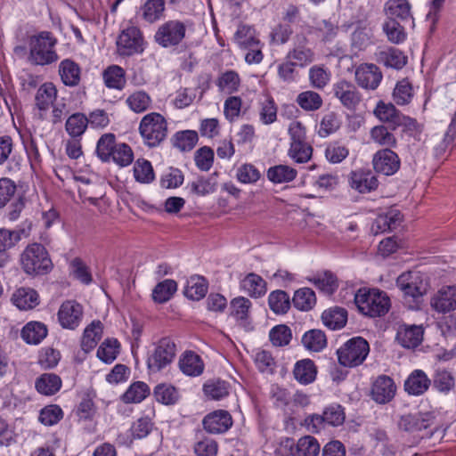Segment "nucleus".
<instances>
[{
    "instance_id": "f257e3e1",
    "label": "nucleus",
    "mask_w": 456,
    "mask_h": 456,
    "mask_svg": "<svg viewBox=\"0 0 456 456\" xmlns=\"http://www.w3.org/2000/svg\"><path fill=\"white\" fill-rule=\"evenodd\" d=\"M28 61L36 66L55 63L60 57L56 51L57 38L50 31H41L28 37Z\"/></svg>"
},
{
    "instance_id": "f03ea898",
    "label": "nucleus",
    "mask_w": 456,
    "mask_h": 456,
    "mask_svg": "<svg viewBox=\"0 0 456 456\" xmlns=\"http://www.w3.org/2000/svg\"><path fill=\"white\" fill-rule=\"evenodd\" d=\"M396 286L403 292L404 304L410 309H419L423 297L428 292V282L419 272L402 273L396 280Z\"/></svg>"
},
{
    "instance_id": "7ed1b4c3",
    "label": "nucleus",
    "mask_w": 456,
    "mask_h": 456,
    "mask_svg": "<svg viewBox=\"0 0 456 456\" xmlns=\"http://www.w3.org/2000/svg\"><path fill=\"white\" fill-rule=\"evenodd\" d=\"M20 264L23 272L30 276L49 273L53 262L46 248L40 243L28 244L20 256Z\"/></svg>"
},
{
    "instance_id": "20e7f679",
    "label": "nucleus",
    "mask_w": 456,
    "mask_h": 456,
    "mask_svg": "<svg viewBox=\"0 0 456 456\" xmlns=\"http://www.w3.org/2000/svg\"><path fill=\"white\" fill-rule=\"evenodd\" d=\"M354 303L362 314L370 317L383 316L390 308L387 295L377 289H360L354 296Z\"/></svg>"
},
{
    "instance_id": "39448f33",
    "label": "nucleus",
    "mask_w": 456,
    "mask_h": 456,
    "mask_svg": "<svg viewBox=\"0 0 456 456\" xmlns=\"http://www.w3.org/2000/svg\"><path fill=\"white\" fill-rule=\"evenodd\" d=\"M138 130L143 143L150 148H155L167 136V122L161 114L151 112L141 119Z\"/></svg>"
},
{
    "instance_id": "423d86ee",
    "label": "nucleus",
    "mask_w": 456,
    "mask_h": 456,
    "mask_svg": "<svg viewBox=\"0 0 456 456\" xmlns=\"http://www.w3.org/2000/svg\"><path fill=\"white\" fill-rule=\"evenodd\" d=\"M176 354V346L174 340L168 337L160 338L153 344V348L149 351L147 367L151 372H159L174 361Z\"/></svg>"
},
{
    "instance_id": "0eeeda50",
    "label": "nucleus",
    "mask_w": 456,
    "mask_h": 456,
    "mask_svg": "<svg viewBox=\"0 0 456 456\" xmlns=\"http://www.w3.org/2000/svg\"><path fill=\"white\" fill-rule=\"evenodd\" d=\"M188 21L168 20L159 26L155 34V42L164 47H175L185 38Z\"/></svg>"
},
{
    "instance_id": "6e6552de",
    "label": "nucleus",
    "mask_w": 456,
    "mask_h": 456,
    "mask_svg": "<svg viewBox=\"0 0 456 456\" xmlns=\"http://www.w3.org/2000/svg\"><path fill=\"white\" fill-rule=\"evenodd\" d=\"M370 352L368 342L356 337L346 341L338 349V358L341 365L345 367H356L362 364Z\"/></svg>"
},
{
    "instance_id": "1a4fd4ad",
    "label": "nucleus",
    "mask_w": 456,
    "mask_h": 456,
    "mask_svg": "<svg viewBox=\"0 0 456 456\" xmlns=\"http://www.w3.org/2000/svg\"><path fill=\"white\" fill-rule=\"evenodd\" d=\"M143 37L140 28L128 27L121 31L117 40L118 53L121 56H131L143 52Z\"/></svg>"
},
{
    "instance_id": "9d476101",
    "label": "nucleus",
    "mask_w": 456,
    "mask_h": 456,
    "mask_svg": "<svg viewBox=\"0 0 456 456\" xmlns=\"http://www.w3.org/2000/svg\"><path fill=\"white\" fill-rule=\"evenodd\" d=\"M333 96L348 110H354L362 102V94L351 81L341 79L332 85Z\"/></svg>"
},
{
    "instance_id": "9b49d317",
    "label": "nucleus",
    "mask_w": 456,
    "mask_h": 456,
    "mask_svg": "<svg viewBox=\"0 0 456 456\" xmlns=\"http://www.w3.org/2000/svg\"><path fill=\"white\" fill-rule=\"evenodd\" d=\"M308 39L304 34H297L293 47L288 52L286 59L290 60L297 67L305 68L314 61V52L308 47Z\"/></svg>"
},
{
    "instance_id": "f8f14e48",
    "label": "nucleus",
    "mask_w": 456,
    "mask_h": 456,
    "mask_svg": "<svg viewBox=\"0 0 456 456\" xmlns=\"http://www.w3.org/2000/svg\"><path fill=\"white\" fill-rule=\"evenodd\" d=\"M233 425L231 413L225 410H216L208 413L202 419L204 430L212 435L226 433Z\"/></svg>"
},
{
    "instance_id": "ddd939ff",
    "label": "nucleus",
    "mask_w": 456,
    "mask_h": 456,
    "mask_svg": "<svg viewBox=\"0 0 456 456\" xmlns=\"http://www.w3.org/2000/svg\"><path fill=\"white\" fill-rule=\"evenodd\" d=\"M376 172L385 175H392L400 168V159L392 150L387 148L378 151L372 159Z\"/></svg>"
},
{
    "instance_id": "4468645a",
    "label": "nucleus",
    "mask_w": 456,
    "mask_h": 456,
    "mask_svg": "<svg viewBox=\"0 0 456 456\" xmlns=\"http://www.w3.org/2000/svg\"><path fill=\"white\" fill-rule=\"evenodd\" d=\"M354 77L358 86L367 90L377 89L383 78L379 68L371 63H363L357 67Z\"/></svg>"
},
{
    "instance_id": "2eb2a0df",
    "label": "nucleus",
    "mask_w": 456,
    "mask_h": 456,
    "mask_svg": "<svg viewBox=\"0 0 456 456\" xmlns=\"http://www.w3.org/2000/svg\"><path fill=\"white\" fill-rule=\"evenodd\" d=\"M83 316V307L76 301H66L58 311L60 324L64 329L75 330L80 324Z\"/></svg>"
},
{
    "instance_id": "dca6fc26",
    "label": "nucleus",
    "mask_w": 456,
    "mask_h": 456,
    "mask_svg": "<svg viewBox=\"0 0 456 456\" xmlns=\"http://www.w3.org/2000/svg\"><path fill=\"white\" fill-rule=\"evenodd\" d=\"M396 393V386L388 376H379L372 384L371 398L379 404H385L393 400Z\"/></svg>"
},
{
    "instance_id": "f3484780",
    "label": "nucleus",
    "mask_w": 456,
    "mask_h": 456,
    "mask_svg": "<svg viewBox=\"0 0 456 456\" xmlns=\"http://www.w3.org/2000/svg\"><path fill=\"white\" fill-rule=\"evenodd\" d=\"M432 421L433 417L428 412L409 413L400 417L398 428L405 432L415 433L428 428Z\"/></svg>"
},
{
    "instance_id": "a211bd4d",
    "label": "nucleus",
    "mask_w": 456,
    "mask_h": 456,
    "mask_svg": "<svg viewBox=\"0 0 456 456\" xmlns=\"http://www.w3.org/2000/svg\"><path fill=\"white\" fill-rule=\"evenodd\" d=\"M432 308L440 314H446L456 309V286L441 288L431 298Z\"/></svg>"
},
{
    "instance_id": "6ab92c4d",
    "label": "nucleus",
    "mask_w": 456,
    "mask_h": 456,
    "mask_svg": "<svg viewBox=\"0 0 456 456\" xmlns=\"http://www.w3.org/2000/svg\"><path fill=\"white\" fill-rule=\"evenodd\" d=\"M165 15V0H146L137 11V17L150 25L163 20Z\"/></svg>"
},
{
    "instance_id": "aec40b11",
    "label": "nucleus",
    "mask_w": 456,
    "mask_h": 456,
    "mask_svg": "<svg viewBox=\"0 0 456 456\" xmlns=\"http://www.w3.org/2000/svg\"><path fill=\"white\" fill-rule=\"evenodd\" d=\"M350 185L360 193H368L378 188L379 181L370 169H357L350 174Z\"/></svg>"
},
{
    "instance_id": "412c9836",
    "label": "nucleus",
    "mask_w": 456,
    "mask_h": 456,
    "mask_svg": "<svg viewBox=\"0 0 456 456\" xmlns=\"http://www.w3.org/2000/svg\"><path fill=\"white\" fill-rule=\"evenodd\" d=\"M423 334L422 326L403 324L397 330L396 339L405 348H415L421 343Z\"/></svg>"
},
{
    "instance_id": "4be33fe9",
    "label": "nucleus",
    "mask_w": 456,
    "mask_h": 456,
    "mask_svg": "<svg viewBox=\"0 0 456 456\" xmlns=\"http://www.w3.org/2000/svg\"><path fill=\"white\" fill-rule=\"evenodd\" d=\"M402 214L400 211L393 209L386 214L376 217L371 224V232L377 235L386 232H391L396 229L402 223Z\"/></svg>"
},
{
    "instance_id": "5701e85b",
    "label": "nucleus",
    "mask_w": 456,
    "mask_h": 456,
    "mask_svg": "<svg viewBox=\"0 0 456 456\" xmlns=\"http://www.w3.org/2000/svg\"><path fill=\"white\" fill-rule=\"evenodd\" d=\"M179 368L186 376L197 377L204 370V362L200 356L192 351L184 352L179 359Z\"/></svg>"
},
{
    "instance_id": "b1692460",
    "label": "nucleus",
    "mask_w": 456,
    "mask_h": 456,
    "mask_svg": "<svg viewBox=\"0 0 456 456\" xmlns=\"http://www.w3.org/2000/svg\"><path fill=\"white\" fill-rule=\"evenodd\" d=\"M430 379L421 370H413L404 382V390L411 395H423L430 386Z\"/></svg>"
},
{
    "instance_id": "393cba45",
    "label": "nucleus",
    "mask_w": 456,
    "mask_h": 456,
    "mask_svg": "<svg viewBox=\"0 0 456 456\" xmlns=\"http://www.w3.org/2000/svg\"><path fill=\"white\" fill-rule=\"evenodd\" d=\"M59 75L65 86L74 87L80 82L81 69L74 61L65 59L59 64Z\"/></svg>"
},
{
    "instance_id": "a878e982",
    "label": "nucleus",
    "mask_w": 456,
    "mask_h": 456,
    "mask_svg": "<svg viewBox=\"0 0 456 456\" xmlns=\"http://www.w3.org/2000/svg\"><path fill=\"white\" fill-rule=\"evenodd\" d=\"M374 114L380 121L391 124L393 129L402 126L403 120V115L392 103L379 102Z\"/></svg>"
},
{
    "instance_id": "bb28decb",
    "label": "nucleus",
    "mask_w": 456,
    "mask_h": 456,
    "mask_svg": "<svg viewBox=\"0 0 456 456\" xmlns=\"http://www.w3.org/2000/svg\"><path fill=\"white\" fill-rule=\"evenodd\" d=\"M47 334L46 325L40 322H29L20 331L21 338L28 345L40 344Z\"/></svg>"
},
{
    "instance_id": "cd10ccee",
    "label": "nucleus",
    "mask_w": 456,
    "mask_h": 456,
    "mask_svg": "<svg viewBox=\"0 0 456 456\" xmlns=\"http://www.w3.org/2000/svg\"><path fill=\"white\" fill-rule=\"evenodd\" d=\"M12 301L19 309L29 310L39 304V296L35 289L22 287L14 291Z\"/></svg>"
},
{
    "instance_id": "c85d7f7f",
    "label": "nucleus",
    "mask_w": 456,
    "mask_h": 456,
    "mask_svg": "<svg viewBox=\"0 0 456 456\" xmlns=\"http://www.w3.org/2000/svg\"><path fill=\"white\" fill-rule=\"evenodd\" d=\"M102 79L106 87L123 90L126 84V71L118 65H110L102 72Z\"/></svg>"
},
{
    "instance_id": "c756f323",
    "label": "nucleus",
    "mask_w": 456,
    "mask_h": 456,
    "mask_svg": "<svg viewBox=\"0 0 456 456\" xmlns=\"http://www.w3.org/2000/svg\"><path fill=\"white\" fill-rule=\"evenodd\" d=\"M240 288L255 298L263 297L267 290L265 281L255 273H250L242 279Z\"/></svg>"
},
{
    "instance_id": "7c9ffc66",
    "label": "nucleus",
    "mask_w": 456,
    "mask_h": 456,
    "mask_svg": "<svg viewBox=\"0 0 456 456\" xmlns=\"http://www.w3.org/2000/svg\"><path fill=\"white\" fill-rule=\"evenodd\" d=\"M388 20H407L411 19V5L407 0H389L385 4Z\"/></svg>"
},
{
    "instance_id": "2f4dec72",
    "label": "nucleus",
    "mask_w": 456,
    "mask_h": 456,
    "mask_svg": "<svg viewBox=\"0 0 456 456\" xmlns=\"http://www.w3.org/2000/svg\"><path fill=\"white\" fill-rule=\"evenodd\" d=\"M293 374L299 383L307 385L314 381L317 369L312 360L304 359L295 364Z\"/></svg>"
},
{
    "instance_id": "473e14b6",
    "label": "nucleus",
    "mask_w": 456,
    "mask_h": 456,
    "mask_svg": "<svg viewBox=\"0 0 456 456\" xmlns=\"http://www.w3.org/2000/svg\"><path fill=\"white\" fill-rule=\"evenodd\" d=\"M102 336V324L94 321L85 330L81 340V348L86 353L92 351Z\"/></svg>"
},
{
    "instance_id": "72a5a7b5",
    "label": "nucleus",
    "mask_w": 456,
    "mask_h": 456,
    "mask_svg": "<svg viewBox=\"0 0 456 456\" xmlns=\"http://www.w3.org/2000/svg\"><path fill=\"white\" fill-rule=\"evenodd\" d=\"M323 324L330 330L343 328L347 321V312L342 307H333L325 310L322 314Z\"/></svg>"
},
{
    "instance_id": "f704fd0d",
    "label": "nucleus",
    "mask_w": 456,
    "mask_h": 456,
    "mask_svg": "<svg viewBox=\"0 0 456 456\" xmlns=\"http://www.w3.org/2000/svg\"><path fill=\"white\" fill-rule=\"evenodd\" d=\"M61 387V378L54 373H44L36 380L37 390L45 395H52Z\"/></svg>"
},
{
    "instance_id": "c9c22d12",
    "label": "nucleus",
    "mask_w": 456,
    "mask_h": 456,
    "mask_svg": "<svg viewBox=\"0 0 456 456\" xmlns=\"http://www.w3.org/2000/svg\"><path fill=\"white\" fill-rule=\"evenodd\" d=\"M57 97V89L53 83L43 84L37 91L36 106L40 111H45L53 105Z\"/></svg>"
},
{
    "instance_id": "e433bc0d",
    "label": "nucleus",
    "mask_w": 456,
    "mask_h": 456,
    "mask_svg": "<svg viewBox=\"0 0 456 456\" xmlns=\"http://www.w3.org/2000/svg\"><path fill=\"white\" fill-rule=\"evenodd\" d=\"M379 61L388 68L401 69L406 65L407 57L401 50L389 48L379 53Z\"/></svg>"
},
{
    "instance_id": "4c0bfd02",
    "label": "nucleus",
    "mask_w": 456,
    "mask_h": 456,
    "mask_svg": "<svg viewBox=\"0 0 456 456\" xmlns=\"http://www.w3.org/2000/svg\"><path fill=\"white\" fill-rule=\"evenodd\" d=\"M297 172L287 165H276L267 170V178L273 183H284L293 181Z\"/></svg>"
},
{
    "instance_id": "58836bf2",
    "label": "nucleus",
    "mask_w": 456,
    "mask_h": 456,
    "mask_svg": "<svg viewBox=\"0 0 456 456\" xmlns=\"http://www.w3.org/2000/svg\"><path fill=\"white\" fill-rule=\"evenodd\" d=\"M208 291V283L203 277L192 276L188 280L184 289V296L191 300L203 298Z\"/></svg>"
},
{
    "instance_id": "ea45409f",
    "label": "nucleus",
    "mask_w": 456,
    "mask_h": 456,
    "mask_svg": "<svg viewBox=\"0 0 456 456\" xmlns=\"http://www.w3.org/2000/svg\"><path fill=\"white\" fill-rule=\"evenodd\" d=\"M234 42L240 49L247 48L255 44H258L259 39L256 37L253 27L245 24H240L233 36Z\"/></svg>"
},
{
    "instance_id": "a19ab883",
    "label": "nucleus",
    "mask_w": 456,
    "mask_h": 456,
    "mask_svg": "<svg viewBox=\"0 0 456 456\" xmlns=\"http://www.w3.org/2000/svg\"><path fill=\"white\" fill-rule=\"evenodd\" d=\"M199 140L197 132L193 130L179 131L172 138L174 147L181 151H190L197 144Z\"/></svg>"
},
{
    "instance_id": "79ce46f5",
    "label": "nucleus",
    "mask_w": 456,
    "mask_h": 456,
    "mask_svg": "<svg viewBox=\"0 0 456 456\" xmlns=\"http://www.w3.org/2000/svg\"><path fill=\"white\" fill-rule=\"evenodd\" d=\"M192 193L198 196H206L213 193L217 187V180L215 175L200 176L190 184Z\"/></svg>"
},
{
    "instance_id": "37998d69",
    "label": "nucleus",
    "mask_w": 456,
    "mask_h": 456,
    "mask_svg": "<svg viewBox=\"0 0 456 456\" xmlns=\"http://www.w3.org/2000/svg\"><path fill=\"white\" fill-rule=\"evenodd\" d=\"M88 126L86 116L77 112L69 117L66 121L65 128L67 133L73 138L80 137Z\"/></svg>"
},
{
    "instance_id": "c03bdc74",
    "label": "nucleus",
    "mask_w": 456,
    "mask_h": 456,
    "mask_svg": "<svg viewBox=\"0 0 456 456\" xmlns=\"http://www.w3.org/2000/svg\"><path fill=\"white\" fill-rule=\"evenodd\" d=\"M302 344L310 351L320 352L327 345L326 336L320 330H311L304 334Z\"/></svg>"
},
{
    "instance_id": "a18cd8bd",
    "label": "nucleus",
    "mask_w": 456,
    "mask_h": 456,
    "mask_svg": "<svg viewBox=\"0 0 456 456\" xmlns=\"http://www.w3.org/2000/svg\"><path fill=\"white\" fill-rule=\"evenodd\" d=\"M177 289V284L174 280H165L158 283L152 291V298L157 303H166Z\"/></svg>"
},
{
    "instance_id": "49530a36",
    "label": "nucleus",
    "mask_w": 456,
    "mask_h": 456,
    "mask_svg": "<svg viewBox=\"0 0 456 456\" xmlns=\"http://www.w3.org/2000/svg\"><path fill=\"white\" fill-rule=\"evenodd\" d=\"M292 302L298 310L308 311L316 303L315 293L309 288L299 289L295 292Z\"/></svg>"
},
{
    "instance_id": "de8ad7c7",
    "label": "nucleus",
    "mask_w": 456,
    "mask_h": 456,
    "mask_svg": "<svg viewBox=\"0 0 456 456\" xmlns=\"http://www.w3.org/2000/svg\"><path fill=\"white\" fill-rule=\"evenodd\" d=\"M309 281L314 283L316 288L328 295L332 294L338 287L337 278L332 273L328 271L314 275Z\"/></svg>"
},
{
    "instance_id": "09e8293b",
    "label": "nucleus",
    "mask_w": 456,
    "mask_h": 456,
    "mask_svg": "<svg viewBox=\"0 0 456 456\" xmlns=\"http://www.w3.org/2000/svg\"><path fill=\"white\" fill-rule=\"evenodd\" d=\"M270 309L276 314H286L290 307L289 295L283 290L271 292L268 297Z\"/></svg>"
},
{
    "instance_id": "8fccbe9b",
    "label": "nucleus",
    "mask_w": 456,
    "mask_h": 456,
    "mask_svg": "<svg viewBox=\"0 0 456 456\" xmlns=\"http://www.w3.org/2000/svg\"><path fill=\"white\" fill-rule=\"evenodd\" d=\"M116 136L114 134L108 133L102 134L97 142L96 153L102 161H110L111 153L116 145Z\"/></svg>"
},
{
    "instance_id": "3c124183",
    "label": "nucleus",
    "mask_w": 456,
    "mask_h": 456,
    "mask_svg": "<svg viewBox=\"0 0 456 456\" xmlns=\"http://www.w3.org/2000/svg\"><path fill=\"white\" fill-rule=\"evenodd\" d=\"M320 448V444L314 436H305L297 441L296 452L292 453L296 456H317Z\"/></svg>"
},
{
    "instance_id": "603ef678",
    "label": "nucleus",
    "mask_w": 456,
    "mask_h": 456,
    "mask_svg": "<svg viewBox=\"0 0 456 456\" xmlns=\"http://www.w3.org/2000/svg\"><path fill=\"white\" fill-rule=\"evenodd\" d=\"M205 395L213 399L220 400L229 394V384L221 379H210L203 386Z\"/></svg>"
},
{
    "instance_id": "864d4df0",
    "label": "nucleus",
    "mask_w": 456,
    "mask_h": 456,
    "mask_svg": "<svg viewBox=\"0 0 456 456\" xmlns=\"http://www.w3.org/2000/svg\"><path fill=\"white\" fill-rule=\"evenodd\" d=\"M297 103L306 111H314L322 106L323 101L318 93L305 91L297 95Z\"/></svg>"
},
{
    "instance_id": "5fc2aeb1",
    "label": "nucleus",
    "mask_w": 456,
    "mask_h": 456,
    "mask_svg": "<svg viewBox=\"0 0 456 456\" xmlns=\"http://www.w3.org/2000/svg\"><path fill=\"white\" fill-rule=\"evenodd\" d=\"M126 102L134 112L141 113L151 107V99L146 92L136 91L126 98Z\"/></svg>"
},
{
    "instance_id": "6e6d98bb",
    "label": "nucleus",
    "mask_w": 456,
    "mask_h": 456,
    "mask_svg": "<svg viewBox=\"0 0 456 456\" xmlns=\"http://www.w3.org/2000/svg\"><path fill=\"white\" fill-rule=\"evenodd\" d=\"M119 343L116 338H107L97 350V357L106 362H112L118 354Z\"/></svg>"
},
{
    "instance_id": "4d7b16f0",
    "label": "nucleus",
    "mask_w": 456,
    "mask_h": 456,
    "mask_svg": "<svg viewBox=\"0 0 456 456\" xmlns=\"http://www.w3.org/2000/svg\"><path fill=\"white\" fill-rule=\"evenodd\" d=\"M370 138L377 144L385 147H395L397 142L395 136L385 126L371 128Z\"/></svg>"
},
{
    "instance_id": "13d9d810",
    "label": "nucleus",
    "mask_w": 456,
    "mask_h": 456,
    "mask_svg": "<svg viewBox=\"0 0 456 456\" xmlns=\"http://www.w3.org/2000/svg\"><path fill=\"white\" fill-rule=\"evenodd\" d=\"M150 394V388L144 382H135L130 386L126 392L123 395L125 403H140L145 399Z\"/></svg>"
},
{
    "instance_id": "bf43d9fd",
    "label": "nucleus",
    "mask_w": 456,
    "mask_h": 456,
    "mask_svg": "<svg viewBox=\"0 0 456 456\" xmlns=\"http://www.w3.org/2000/svg\"><path fill=\"white\" fill-rule=\"evenodd\" d=\"M154 396L159 403L166 405L177 402L179 395L175 387L167 384H159L154 389Z\"/></svg>"
},
{
    "instance_id": "052dcab7",
    "label": "nucleus",
    "mask_w": 456,
    "mask_h": 456,
    "mask_svg": "<svg viewBox=\"0 0 456 456\" xmlns=\"http://www.w3.org/2000/svg\"><path fill=\"white\" fill-rule=\"evenodd\" d=\"M393 97L398 105H405L411 102L413 97V89L408 79L397 82L393 92Z\"/></svg>"
},
{
    "instance_id": "680f3d73",
    "label": "nucleus",
    "mask_w": 456,
    "mask_h": 456,
    "mask_svg": "<svg viewBox=\"0 0 456 456\" xmlns=\"http://www.w3.org/2000/svg\"><path fill=\"white\" fill-rule=\"evenodd\" d=\"M313 153V148L306 142H290L289 156L297 163L307 162Z\"/></svg>"
},
{
    "instance_id": "e2e57ef3",
    "label": "nucleus",
    "mask_w": 456,
    "mask_h": 456,
    "mask_svg": "<svg viewBox=\"0 0 456 456\" xmlns=\"http://www.w3.org/2000/svg\"><path fill=\"white\" fill-rule=\"evenodd\" d=\"M110 159L120 167H126L134 160L133 150L126 143H118L111 153Z\"/></svg>"
},
{
    "instance_id": "0e129e2a",
    "label": "nucleus",
    "mask_w": 456,
    "mask_h": 456,
    "mask_svg": "<svg viewBox=\"0 0 456 456\" xmlns=\"http://www.w3.org/2000/svg\"><path fill=\"white\" fill-rule=\"evenodd\" d=\"M383 30L387 39L393 44H401L406 38L404 28L397 20H387L383 24Z\"/></svg>"
},
{
    "instance_id": "69168bd1",
    "label": "nucleus",
    "mask_w": 456,
    "mask_h": 456,
    "mask_svg": "<svg viewBox=\"0 0 456 456\" xmlns=\"http://www.w3.org/2000/svg\"><path fill=\"white\" fill-rule=\"evenodd\" d=\"M134 175L136 181L149 183L155 178L151 163L146 159H138L134 166Z\"/></svg>"
},
{
    "instance_id": "338daca9",
    "label": "nucleus",
    "mask_w": 456,
    "mask_h": 456,
    "mask_svg": "<svg viewBox=\"0 0 456 456\" xmlns=\"http://www.w3.org/2000/svg\"><path fill=\"white\" fill-rule=\"evenodd\" d=\"M236 177L241 183H255L260 177V171L252 164L245 163L236 170Z\"/></svg>"
},
{
    "instance_id": "774afa93",
    "label": "nucleus",
    "mask_w": 456,
    "mask_h": 456,
    "mask_svg": "<svg viewBox=\"0 0 456 456\" xmlns=\"http://www.w3.org/2000/svg\"><path fill=\"white\" fill-rule=\"evenodd\" d=\"M193 452L196 456H216L218 444L210 437H203L194 444Z\"/></svg>"
}]
</instances>
